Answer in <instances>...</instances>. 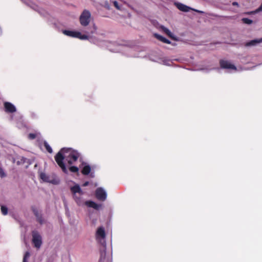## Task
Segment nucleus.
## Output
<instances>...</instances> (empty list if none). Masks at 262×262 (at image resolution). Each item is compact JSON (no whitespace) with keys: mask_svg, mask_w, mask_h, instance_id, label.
<instances>
[{"mask_svg":"<svg viewBox=\"0 0 262 262\" xmlns=\"http://www.w3.org/2000/svg\"><path fill=\"white\" fill-rule=\"evenodd\" d=\"M63 33L67 36L73 37H78V35H80V32H76V31H72L64 30L63 31Z\"/></svg>","mask_w":262,"mask_h":262,"instance_id":"obj_10","label":"nucleus"},{"mask_svg":"<svg viewBox=\"0 0 262 262\" xmlns=\"http://www.w3.org/2000/svg\"><path fill=\"white\" fill-rule=\"evenodd\" d=\"M91 14L87 10H84L79 17V21L81 26L86 27L89 25L91 21Z\"/></svg>","mask_w":262,"mask_h":262,"instance_id":"obj_2","label":"nucleus"},{"mask_svg":"<svg viewBox=\"0 0 262 262\" xmlns=\"http://www.w3.org/2000/svg\"><path fill=\"white\" fill-rule=\"evenodd\" d=\"M70 189L73 195L76 194V193H79L80 195H82L83 194L82 190L78 184H76L71 187Z\"/></svg>","mask_w":262,"mask_h":262,"instance_id":"obj_9","label":"nucleus"},{"mask_svg":"<svg viewBox=\"0 0 262 262\" xmlns=\"http://www.w3.org/2000/svg\"><path fill=\"white\" fill-rule=\"evenodd\" d=\"M261 42H262V38H260V39H253V40H250V41L246 42L245 44V46H246V47L254 46H256L257 44L260 43Z\"/></svg>","mask_w":262,"mask_h":262,"instance_id":"obj_12","label":"nucleus"},{"mask_svg":"<svg viewBox=\"0 0 262 262\" xmlns=\"http://www.w3.org/2000/svg\"><path fill=\"white\" fill-rule=\"evenodd\" d=\"M196 12L200 13H203V12L201 11H199V10H195Z\"/></svg>","mask_w":262,"mask_h":262,"instance_id":"obj_33","label":"nucleus"},{"mask_svg":"<svg viewBox=\"0 0 262 262\" xmlns=\"http://www.w3.org/2000/svg\"><path fill=\"white\" fill-rule=\"evenodd\" d=\"M76 38H78L81 39H86L88 38V36L86 35H82L80 33V35H78V37H77Z\"/></svg>","mask_w":262,"mask_h":262,"instance_id":"obj_26","label":"nucleus"},{"mask_svg":"<svg viewBox=\"0 0 262 262\" xmlns=\"http://www.w3.org/2000/svg\"><path fill=\"white\" fill-rule=\"evenodd\" d=\"M155 36L158 39L162 41L164 43H167V44L171 43V41L170 40H169L168 39H166V38L164 37L163 36H162L160 35L155 34Z\"/></svg>","mask_w":262,"mask_h":262,"instance_id":"obj_14","label":"nucleus"},{"mask_svg":"<svg viewBox=\"0 0 262 262\" xmlns=\"http://www.w3.org/2000/svg\"><path fill=\"white\" fill-rule=\"evenodd\" d=\"M79 154L70 148H62L55 156V160L63 172H67V169L63 161L64 159L71 165L76 161L79 157Z\"/></svg>","mask_w":262,"mask_h":262,"instance_id":"obj_1","label":"nucleus"},{"mask_svg":"<svg viewBox=\"0 0 262 262\" xmlns=\"http://www.w3.org/2000/svg\"><path fill=\"white\" fill-rule=\"evenodd\" d=\"M28 137L30 139L33 140L36 137V135L35 134L30 133L29 134Z\"/></svg>","mask_w":262,"mask_h":262,"instance_id":"obj_28","label":"nucleus"},{"mask_svg":"<svg viewBox=\"0 0 262 262\" xmlns=\"http://www.w3.org/2000/svg\"><path fill=\"white\" fill-rule=\"evenodd\" d=\"M89 184V182L88 181H86V182H85L83 184L82 186L85 187V186H87Z\"/></svg>","mask_w":262,"mask_h":262,"instance_id":"obj_31","label":"nucleus"},{"mask_svg":"<svg viewBox=\"0 0 262 262\" xmlns=\"http://www.w3.org/2000/svg\"><path fill=\"white\" fill-rule=\"evenodd\" d=\"M0 176L1 178L6 177V174L2 167H0Z\"/></svg>","mask_w":262,"mask_h":262,"instance_id":"obj_27","label":"nucleus"},{"mask_svg":"<svg viewBox=\"0 0 262 262\" xmlns=\"http://www.w3.org/2000/svg\"><path fill=\"white\" fill-rule=\"evenodd\" d=\"M1 211L3 214L6 215L8 213V209L4 206H1Z\"/></svg>","mask_w":262,"mask_h":262,"instance_id":"obj_23","label":"nucleus"},{"mask_svg":"<svg viewBox=\"0 0 262 262\" xmlns=\"http://www.w3.org/2000/svg\"><path fill=\"white\" fill-rule=\"evenodd\" d=\"M113 5L114 6V7L117 9V10H121V7L118 4V3L117 2V1H113Z\"/></svg>","mask_w":262,"mask_h":262,"instance_id":"obj_25","label":"nucleus"},{"mask_svg":"<svg viewBox=\"0 0 262 262\" xmlns=\"http://www.w3.org/2000/svg\"><path fill=\"white\" fill-rule=\"evenodd\" d=\"M212 15L213 16H215V17H220L219 16H218L217 15Z\"/></svg>","mask_w":262,"mask_h":262,"instance_id":"obj_34","label":"nucleus"},{"mask_svg":"<svg viewBox=\"0 0 262 262\" xmlns=\"http://www.w3.org/2000/svg\"><path fill=\"white\" fill-rule=\"evenodd\" d=\"M257 12L262 11V3L260 6L259 7V8L256 10Z\"/></svg>","mask_w":262,"mask_h":262,"instance_id":"obj_30","label":"nucleus"},{"mask_svg":"<svg viewBox=\"0 0 262 262\" xmlns=\"http://www.w3.org/2000/svg\"><path fill=\"white\" fill-rule=\"evenodd\" d=\"M175 5L179 10L183 12H189L190 10H192L189 7L182 3H176Z\"/></svg>","mask_w":262,"mask_h":262,"instance_id":"obj_8","label":"nucleus"},{"mask_svg":"<svg viewBox=\"0 0 262 262\" xmlns=\"http://www.w3.org/2000/svg\"><path fill=\"white\" fill-rule=\"evenodd\" d=\"M32 210L35 216L38 215V214H40V213H39L37 209L34 206L32 207Z\"/></svg>","mask_w":262,"mask_h":262,"instance_id":"obj_24","label":"nucleus"},{"mask_svg":"<svg viewBox=\"0 0 262 262\" xmlns=\"http://www.w3.org/2000/svg\"><path fill=\"white\" fill-rule=\"evenodd\" d=\"M73 198L75 201L76 202L78 205H80L81 203V200L80 197H78L76 194L73 195Z\"/></svg>","mask_w":262,"mask_h":262,"instance_id":"obj_21","label":"nucleus"},{"mask_svg":"<svg viewBox=\"0 0 262 262\" xmlns=\"http://www.w3.org/2000/svg\"><path fill=\"white\" fill-rule=\"evenodd\" d=\"M96 196L100 201H103L106 198V193L102 188H98L96 190Z\"/></svg>","mask_w":262,"mask_h":262,"instance_id":"obj_4","label":"nucleus"},{"mask_svg":"<svg viewBox=\"0 0 262 262\" xmlns=\"http://www.w3.org/2000/svg\"><path fill=\"white\" fill-rule=\"evenodd\" d=\"M96 235L97 238H105L106 234L104 228L103 227H99L97 230Z\"/></svg>","mask_w":262,"mask_h":262,"instance_id":"obj_7","label":"nucleus"},{"mask_svg":"<svg viewBox=\"0 0 262 262\" xmlns=\"http://www.w3.org/2000/svg\"><path fill=\"white\" fill-rule=\"evenodd\" d=\"M69 170L70 171H71L72 172H77L78 173V171H79V168L76 166H72L69 168Z\"/></svg>","mask_w":262,"mask_h":262,"instance_id":"obj_19","label":"nucleus"},{"mask_svg":"<svg viewBox=\"0 0 262 262\" xmlns=\"http://www.w3.org/2000/svg\"><path fill=\"white\" fill-rule=\"evenodd\" d=\"M163 29V30L164 31V32L168 36H169L170 37H172V33L169 30H168L167 28H165V27H163L162 28Z\"/></svg>","mask_w":262,"mask_h":262,"instance_id":"obj_20","label":"nucleus"},{"mask_svg":"<svg viewBox=\"0 0 262 262\" xmlns=\"http://www.w3.org/2000/svg\"><path fill=\"white\" fill-rule=\"evenodd\" d=\"M91 170V168L90 165H87L84 166L81 170V173L83 175H88Z\"/></svg>","mask_w":262,"mask_h":262,"instance_id":"obj_15","label":"nucleus"},{"mask_svg":"<svg viewBox=\"0 0 262 262\" xmlns=\"http://www.w3.org/2000/svg\"><path fill=\"white\" fill-rule=\"evenodd\" d=\"M43 145L46 150L49 152V153L51 154L53 152L52 149L51 147L49 145V144L47 143L46 141H44L43 142Z\"/></svg>","mask_w":262,"mask_h":262,"instance_id":"obj_16","label":"nucleus"},{"mask_svg":"<svg viewBox=\"0 0 262 262\" xmlns=\"http://www.w3.org/2000/svg\"><path fill=\"white\" fill-rule=\"evenodd\" d=\"M5 111L8 113H13L16 111L15 106L9 102L4 103Z\"/></svg>","mask_w":262,"mask_h":262,"instance_id":"obj_5","label":"nucleus"},{"mask_svg":"<svg viewBox=\"0 0 262 262\" xmlns=\"http://www.w3.org/2000/svg\"><path fill=\"white\" fill-rule=\"evenodd\" d=\"M30 253L28 251L26 252L23 258V262H27V259L30 257Z\"/></svg>","mask_w":262,"mask_h":262,"instance_id":"obj_22","label":"nucleus"},{"mask_svg":"<svg viewBox=\"0 0 262 262\" xmlns=\"http://www.w3.org/2000/svg\"><path fill=\"white\" fill-rule=\"evenodd\" d=\"M36 217L37 221L40 224H42L44 223V220L42 218V215L41 214H38V215L35 216Z\"/></svg>","mask_w":262,"mask_h":262,"instance_id":"obj_17","label":"nucleus"},{"mask_svg":"<svg viewBox=\"0 0 262 262\" xmlns=\"http://www.w3.org/2000/svg\"><path fill=\"white\" fill-rule=\"evenodd\" d=\"M232 5H233V6H238V3H237V2H233V3H232Z\"/></svg>","mask_w":262,"mask_h":262,"instance_id":"obj_32","label":"nucleus"},{"mask_svg":"<svg viewBox=\"0 0 262 262\" xmlns=\"http://www.w3.org/2000/svg\"><path fill=\"white\" fill-rule=\"evenodd\" d=\"M85 204L88 207L94 208L97 210L99 209V208L100 207L99 205L96 204L95 202L92 201H86L85 202Z\"/></svg>","mask_w":262,"mask_h":262,"instance_id":"obj_13","label":"nucleus"},{"mask_svg":"<svg viewBox=\"0 0 262 262\" xmlns=\"http://www.w3.org/2000/svg\"><path fill=\"white\" fill-rule=\"evenodd\" d=\"M220 67L222 69H232L236 70V67L231 63H230L229 61L224 60H221L220 61Z\"/></svg>","mask_w":262,"mask_h":262,"instance_id":"obj_6","label":"nucleus"},{"mask_svg":"<svg viewBox=\"0 0 262 262\" xmlns=\"http://www.w3.org/2000/svg\"><path fill=\"white\" fill-rule=\"evenodd\" d=\"M32 243L34 247L37 249H39L42 245V238L37 231L34 230L32 232Z\"/></svg>","mask_w":262,"mask_h":262,"instance_id":"obj_3","label":"nucleus"},{"mask_svg":"<svg viewBox=\"0 0 262 262\" xmlns=\"http://www.w3.org/2000/svg\"><path fill=\"white\" fill-rule=\"evenodd\" d=\"M242 20L243 23H244V24H248V25L251 24L253 22V21L251 19H250L248 18H243L242 19Z\"/></svg>","mask_w":262,"mask_h":262,"instance_id":"obj_18","label":"nucleus"},{"mask_svg":"<svg viewBox=\"0 0 262 262\" xmlns=\"http://www.w3.org/2000/svg\"><path fill=\"white\" fill-rule=\"evenodd\" d=\"M40 178L43 180H46V175L44 173H41L40 175Z\"/></svg>","mask_w":262,"mask_h":262,"instance_id":"obj_29","label":"nucleus"},{"mask_svg":"<svg viewBox=\"0 0 262 262\" xmlns=\"http://www.w3.org/2000/svg\"><path fill=\"white\" fill-rule=\"evenodd\" d=\"M106 252L105 248L100 251V258L99 262H108V260L106 259Z\"/></svg>","mask_w":262,"mask_h":262,"instance_id":"obj_11","label":"nucleus"}]
</instances>
